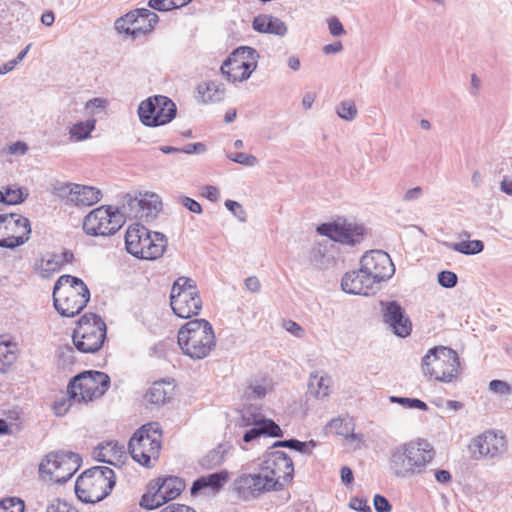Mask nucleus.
Listing matches in <instances>:
<instances>
[{
	"label": "nucleus",
	"instance_id": "36",
	"mask_svg": "<svg viewBox=\"0 0 512 512\" xmlns=\"http://www.w3.org/2000/svg\"><path fill=\"white\" fill-rule=\"evenodd\" d=\"M443 245L464 255H476L484 250V243L481 240H466L456 243L444 242Z\"/></svg>",
	"mask_w": 512,
	"mask_h": 512
},
{
	"label": "nucleus",
	"instance_id": "17",
	"mask_svg": "<svg viewBox=\"0 0 512 512\" xmlns=\"http://www.w3.org/2000/svg\"><path fill=\"white\" fill-rule=\"evenodd\" d=\"M263 475H267L272 481H277L274 491H281L293 480L294 464L287 453L283 451L266 452L259 464Z\"/></svg>",
	"mask_w": 512,
	"mask_h": 512
},
{
	"label": "nucleus",
	"instance_id": "4",
	"mask_svg": "<svg viewBox=\"0 0 512 512\" xmlns=\"http://www.w3.org/2000/svg\"><path fill=\"white\" fill-rule=\"evenodd\" d=\"M116 483L114 471L107 466L85 470L75 482V493L84 503H98L110 495Z\"/></svg>",
	"mask_w": 512,
	"mask_h": 512
},
{
	"label": "nucleus",
	"instance_id": "33",
	"mask_svg": "<svg viewBox=\"0 0 512 512\" xmlns=\"http://www.w3.org/2000/svg\"><path fill=\"white\" fill-rule=\"evenodd\" d=\"M172 388L164 381L155 382L146 392L145 398L152 404H164L171 397Z\"/></svg>",
	"mask_w": 512,
	"mask_h": 512
},
{
	"label": "nucleus",
	"instance_id": "24",
	"mask_svg": "<svg viewBox=\"0 0 512 512\" xmlns=\"http://www.w3.org/2000/svg\"><path fill=\"white\" fill-rule=\"evenodd\" d=\"M383 322L400 338L409 336L412 332V322L404 308L397 301L381 302Z\"/></svg>",
	"mask_w": 512,
	"mask_h": 512
},
{
	"label": "nucleus",
	"instance_id": "64",
	"mask_svg": "<svg viewBox=\"0 0 512 512\" xmlns=\"http://www.w3.org/2000/svg\"><path fill=\"white\" fill-rule=\"evenodd\" d=\"M169 1L170 0H149L148 6L151 9L161 11V12L171 11L172 8L170 7L171 5H170Z\"/></svg>",
	"mask_w": 512,
	"mask_h": 512
},
{
	"label": "nucleus",
	"instance_id": "15",
	"mask_svg": "<svg viewBox=\"0 0 512 512\" xmlns=\"http://www.w3.org/2000/svg\"><path fill=\"white\" fill-rule=\"evenodd\" d=\"M316 231L335 242L349 246L360 244L365 236V228L362 224L345 217H337L331 222L322 223L317 226Z\"/></svg>",
	"mask_w": 512,
	"mask_h": 512
},
{
	"label": "nucleus",
	"instance_id": "34",
	"mask_svg": "<svg viewBox=\"0 0 512 512\" xmlns=\"http://www.w3.org/2000/svg\"><path fill=\"white\" fill-rule=\"evenodd\" d=\"M59 259L58 253L48 252L41 257L40 264H36V270L40 272L42 277L48 278L61 270L62 265Z\"/></svg>",
	"mask_w": 512,
	"mask_h": 512
},
{
	"label": "nucleus",
	"instance_id": "3",
	"mask_svg": "<svg viewBox=\"0 0 512 512\" xmlns=\"http://www.w3.org/2000/svg\"><path fill=\"white\" fill-rule=\"evenodd\" d=\"M90 300V291L82 279L69 274L61 275L53 287V304L65 317L79 314Z\"/></svg>",
	"mask_w": 512,
	"mask_h": 512
},
{
	"label": "nucleus",
	"instance_id": "48",
	"mask_svg": "<svg viewBox=\"0 0 512 512\" xmlns=\"http://www.w3.org/2000/svg\"><path fill=\"white\" fill-rule=\"evenodd\" d=\"M224 205L240 222L245 223L247 221V213L239 202L228 199Z\"/></svg>",
	"mask_w": 512,
	"mask_h": 512
},
{
	"label": "nucleus",
	"instance_id": "11",
	"mask_svg": "<svg viewBox=\"0 0 512 512\" xmlns=\"http://www.w3.org/2000/svg\"><path fill=\"white\" fill-rule=\"evenodd\" d=\"M80 465L79 454L71 451H53L42 459L39 472L49 475L50 480L56 483H65L72 478Z\"/></svg>",
	"mask_w": 512,
	"mask_h": 512
},
{
	"label": "nucleus",
	"instance_id": "9",
	"mask_svg": "<svg viewBox=\"0 0 512 512\" xmlns=\"http://www.w3.org/2000/svg\"><path fill=\"white\" fill-rule=\"evenodd\" d=\"M106 339V324L96 314L83 315L72 333L74 347L82 353L98 351Z\"/></svg>",
	"mask_w": 512,
	"mask_h": 512
},
{
	"label": "nucleus",
	"instance_id": "29",
	"mask_svg": "<svg viewBox=\"0 0 512 512\" xmlns=\"http://www.w3.org/2000/svg\"><path fill=\"white\" fill-rule=\"evenodd\" d=\"M331 377L324 371H315L310 374L308 382V394L323 399L329 395Z\"/></svg>",
	"mask_w": 512,
	"mask_h": 512
},
{
	"label": "nucleus",
	"instance_id": "40",
	"mask_svg": "<svg viewBox=\"0 0 512 512\" xmlns=\"http://www.w3.org/2000/svg\"><path fill=\"white\" fill-rule=\"evenodd\" d=\"M76 185L75 183L55 181L52 184V193L54 196L72 203L74 187Z\"/></svg>",
	"mask_w": 512,
	"mask_h": 512
},
{
	"label": "nucleus",
	"instance_id": "38",
	"mask_svg": "<svg viewBox=\"0 0 512 512\" xmlns=\"http://www.w3.org/2000/svg\"><path fill=\"white\" fill-rule=\"evenodd\" d=\"M96 125L95 119H88L75 123L69 130L71 139L75 141H83L90 137Z\"/></svg>",
	"mask_w": 512,
	"mask_h": 512
},
{
	"label": "nucleus",
	"instance_id": "31",
	"mask_svg": "<svg viewBox=\"0 0 512 512\" xmlns=\"http://www.w3.org/2000/svg\"><path fill=\"white\" fill-rule=\"evenodd\" d=\"M198 94L204 103L218 102L223 99L225 91L216 81L202 82L197 86Z\"/></svg>",
	"mask_w": 512,
	"mask_h": 512
},
{
	"label": "nucleus",
	"instance_id": "49",
	"mask_svg": "<svg viewBox=\"0 0 512 512\" xmlns=\"http://www.w3.org/2000/svg\"><path fill=\"white\" fill-rule=\"evenodd\" d=\"M266 395V388L258 383H251L249 384L245 391L244 396L248 400H255V399H261Z\"/></svg>",
	"mask_w": 512,
	"mask_h": 512
},
{
	"label": "nucleus",
	"instance_id": "25",
	"mask_svg": "<svg viewBox=\"0 0 512 512\" xmlns=\"http://www.w3.org/2000/svg\"><path fill=\"white\" fill-rule=\"evenodd\" d=\"M341 288L348 294L370 295L374 294L379 286L372 281L364 268L360 265L357 271L347 272L341 280Z\"/></svg>",
	"mask_w": 512,
	"mask_h": 512
},
{
	"label": "nucleus",
	"instance_id": "37",
	"mask_svg": "<svg viewBox=\"0 0 512 512\" xmlns=\"http://www.w3.org/2000/svg\"><path fill=\"white\" fill-rule=\"evenodd\" d=\"M29 196V191L25 187L6 186L1 191V203L6 205H18L23 203Z\"/></svg>",
	"mask_w": 512,
	"mask_h": 512
},
{
	"label": "nucleus",
	"instance_id": "47",
	"mask_svg": "<svg viewBox=\"0 0 512 512\" xmlns=\"http://www.w3.org/2000/svg\"><path fill=\"white\" fill-rule=\"evenodd\" d=\"M306 444H303V441H300L298 439H285V440H278L273 443L271 448L276 447H285L292 450H295L300 453H306Z\"/></svg>",
	"mask_w": 512,
	"mask_h": 512
},
{
	"label": "nucleus",
	"instance_id": "27",
	"mask_svg": "<svg viewBox=\"0 0 512 512\" xmlns=\"http://www.w3.org/2000/svg\"><path fill=\"white\" fill-rule=\"evenodd\" d=\"M228 479L229 473L227 470L211 473L207 476H201L193 482L190 488V493L192 496H197L206 488H210L217 492L225 485Z\"/></svg>",
	"mask_w": 512,
	"mask_h": 512
},
{
	"label": "nucleus",
	"instance_id": "12",
	"mask_svg": "<svg viewBox=\"0 0 512 512\" xmlns=\"http://www.w3.org/2000/svg\"><path fill=\"white\" fill-rule=\"evenodd\" d=\"M258 52L248 46H241L233 50L222 63L221 73L230 82H243L247 80L257 67Z\"/></svg>",
	"mask_w": 512,
	"mask_h": 512
},
{
	"label": "nucleus",
	"instance_id": "16",
	"mask_svg": "<svg viewBox=\"0 0 512 512\" xmlns=\"http://www.w3.org/2000/svg\"><path fill=\"white\" fill-rule=\"evenodd\" d=\"M184 488L185 482L179 477L158 478L154 484L150 483L148 492L142 495L140 506L147 510L156 509L177 498Z\"/></svg>",
	"mask_w": 512,
	"mask_h": 512
},
{
	"label": "nucleus",
	"instance_id": "26",
	"mask_svg": "<svg viewBox=\"0 0 512 512\" xmlns=\"http://www.w3.org/2000/svg\"><path fill=\"white\" fill-rule=\"evenodd\" d=\"M252 27L259 33L273 34L280 37L285 36L288 31L284 21L278 17L267 14L256 16L253 19Z\"/></svg>",
	"mask_w": 512,
	"mask_h": 512
},
{
	"label": "nucleus",
	"instance_id": "58",
	"mask_svg": "<svg viewBox=\"0 0 512 512\" xmlns=\"http://www.w3.org/2000/svg\"><path fill=\"white\" fill-rule=\"evenodd\" d=\"M349 507L359 512H372L370 506L367 504V501L359 497L351 498Z\"/></svg>",
	"mask_w": 512,
	"mask_h": 512
},
{
	"label": "nucleus",
	"instance_id": "32",
	"mask_svg": "<svg viewBox=\"0 0 512 512\" xmlns=\"http://www.w3.org/2000/svg\"><path fill=\"white\" fill-rule=\"evenodd\" d=\"M328 426L336 434L344 436L347 441H357L358 444L362 443V436L353 432L354 426L351 421L335 418L329 422ZM359 447L360 445H357L356 448Z\"/></svg>",
	"mask_w": 512,
	"mask_h": 512
},
{
	"label": "nucleus",
	"instance_id": "50",
	"mask_svg": "<svg viewBox=\"0 0 512 512\" xmlns=\"http://www.w3.org/2000/svg\"><path fill=\"white\" fill-rule=\"evenodd\" d=\"M241 420L243 426H255L257 423L269 421L270 419L265 418L260 413H255L247 409L243 411Z\"/></svg>",
	"mask_w": 512,
	"mask_h": 512
},
{
	"label": "nucleus",
	"instance_id": "43",
	"mask_svg": "<svg viewBox=\"0 0 512 512\" xmlns=\"http://www.w3.org/2000/svg\"><path fill=\"white\" fill-rule=\"evenodd\" d=\"M58 364L62 368H67L74 364V348L70 345L60 346L57 353Z\"/></svg>",
	"mask_w": 512,
	"mask_h": 512
},
{
	"label": "nucleus",
	"instance_id": "21",
	"mask_svg": "<svg viewBox=\"0 0 512 512\" xmlns=\"http://www.w3.org/2000/svg\"><path fill=\"white\" fill-rule=\"evenodd\" d=\"M360 265L364 268V273L367 272L378 286L395 273V266L389 254L382 250L366 252L360 260Z\"/></svg>",
	"mask_w": 512,
	"mask_h": 512
},
{
	"label": "nucleus",
	"instance_id": "18",
	"mask_svg": "<svg viewBox=\"0 0 512 512\" xmlns=\"http://www.w3.org/2000/svg\"><path fill=\"white\" fill-rule=\"evenodd\" d=\"M159 17L147 8H137L119 17L115 21V29L118 33L137 38L139 35L151 33Z\"/></svg>",
	"mask_w": 512,
	"mask_h": 512
},
{
	"label": "nucleus",
	"instance_id": "35",
	"mask_svg": "<svg viewBox=\"0 0 512 512\" xmlns=\"http://www.w3.org/2000/svg\"><path fill=\"white\" fill-rule=\"evenodd\" d=\"M228 451V446L225 444H219L216 448L210 450L200 460L199 464L203 469H214L215 467L222 464L224 461L225 454Z\"/></svg>",
	"mask_w": 512,
	"mask_h": 512
},
{
	"label": "nucleus",
	"instance_id": "59",
	"mask_svg": "<svg viewBox=\"0 0 512 512\" xmlns=\"http://www.w3.org/2000/svg\"><path fill=\"white\" fill-rule=\"evenodd\" d=\"M206 151V145L202 142L190 143L181 148V153L202 154Z\"/></svg>",
	"mask_w": 512,
	"mask_h": 512
},
{
	"label": "nucleus",
	"instance_id": "7",
	"mask_svg": "<svg viewBox=\"0 0 512 512\" xmlns=\"http://www.w3.org/2000/svg\"><path fill=\"white\" fill-rule=\"evenodd\" d=\"M422 372L436 381L450 383L458 377L460 361L455 350L446 346H436L428 350L422 358Z\"/></svg>",
	"mask_w": 512,
	"mask_h": 512
},
{
	"label": "nucleus",
	"instance_id": "39",
	"mask_svg": "<svg viewBox=\"0 0 512 512\" xmlns=\"http://www.w3.org/2000/svg\"><path fill=\"white\" fill-rule=\"evenodd\" d=\"M16 361V354L8 341H0V372L5 373Z\"/></svg>",
	"mask_w": 512,
	"mask_h": 512
},
{
	"label": "nucleus",
	"instance_id": "14",
	"mask_svg": "<svg viewBox=\"0 0 512 512\" xmlns=\"http://www.w3.org/2000/svg\"><path fill=\"white\" fill-rule=\"evenodd\" d=\"M124 224V213L112 206H101L92 210L83 222L88 235L108 236L116 233Z\"/></svg>",
	"mask_w": 512,
	"mask_h": 512
},
{
	"label": "nucleus",
	"instance_id": "42",
	"mask_svg": "<svg viewBox=\"0 0 512 512\" xmlns=\"http://www.w3.org/2000/svg\"><path fill=\"white\" fill-rule=\"evenodd\" d=\"M389 399L392 403H397L403 406L404 408L419 409L422 411L428 410V405L424 401L417 398L391 396Z\"/></svg>",
	"mask_w": 512,
	"mask_h": 512
},
{
	"label": "nucleus",
	"instance_id": "28",
	"mask_svg": "<svg viewBox=\"0 0 512 512\" xmlns=\"http://www.w3.org/2000/svg\"><path fill=\"white\" fill-rule=\"evenodd\" d=\"M261 436L282 437L283 431L280 426L273 420L262 421L244 433L243 441L245 443H251Z\"/></svg>",
	"mask_w": 512,
	"mask_h": 512
},
{
	"label": "nucleus",
	"instance_id": "53",
	"mask_svg": "<svg viewBox=\"0 0 512 512\" xmlns=\"http://www.w3.org/2000/svg\"><path fill=\"white\" fill-rule=\"evenodd\" d=\"M28 151V145L23 141H17L1 150V154L24 155Z\"/></svg>",
	"mask_w": 512,
	"mask_h": 512
},
{
	"label": "nucleus",
	"instance_id": "10",
	"mask_svg": "<svg viewBox=\"0 0 512 512\" xmlns=\"http://www.w3.org/2000/svg\"><path fill=\"white\" fill-rule=\"evenodd\" d=\"M108 374L86 370L74 376L68 384L71 398H78L81 403H87L102 397L110 387Z\"/></svg>",
	"mask_w": 512,
	"mask_h": 512
},
{
	"label": "nucleus",
	"instance_id": "41",
	"mask_svg": "<svg viewBox=\"0 0 512 512\" xmlns=\"http://www.w3.org/2000/svg\"><path fill=\"white\" fill-rule=\"evenodd\" d=\"M73 403H81L78 398H71V394L67 391L57 397L53 404V411L56 416H64L70 409Z\"/></svg>",
	"mask_w": 512,
	"mask_h": 512
},
{
	"label": "nucleus",
	"instance_id": "30",
	"mask_svg": "<svg viewBox=\"0 0 512 512\" xmlns=\"http://www.w3.org/2000/svg\"><path fill=\"white\" fill-rule=\"evenodd\" d=\"M102 197L101 191L92 186L77 184L74 187L72 204L75 206H92Z\"/></svg>",
	"mask_w": 512,
	"mask_h": 512
},
{
	"label": "nucleus",
	"instance_id": "2",
	"mask_svg": "<svg viewBox=\"0 0 512 512\" xmlns=\"http://www.w3.org/2000/svg\"><path fill=\"white\" fill-rule=\"evenodd\" d=\"M177 342L184 355L193 360H202L215 348L216 337L209 321L194 319L179 329Z\"/></svg>",
	"mask_w": 512,
	"mask_h": 512
},
{
	"label": "nucleus",
	"instance_id": "44",
	"mask_svg": "<svg viewBox=\"0 0 512 512\" xmlns=\"http://www.w3.org/2000/svg\"><path fill=\"white\" fill-rule=\"evenodd\" d=\"M337 115L345 120L352 121L357 116V108L352 101H343L336 108Z\"/></svg>",
	"mask_w": 512,
	"mask_h": 512
},
{
	"label": "nucleus",
	"instance_id": "62",
	"mask_svg": "<svg viewBox=\"0 0 512 512\" xmlns=\"http://www.w3.org/2000/svg\"><path fill=\"white\" fill-rule=\"evenodd\" d=\"M285 329L292 335L301 338L304 336V329L295 321L288 320L284 323Z\"/></svg>",
	"mask_w": 512,
	"mask_h": 512
},
{
	"label": "nucleus",
	"instance_id": "55",
	"mask_svg": "<svg viewBox=\"0 0 512 512\" xmlns=\"http://www.w3.org/2000/svg\"><path fill=\"white\" fill-rule=\"evenodd\" d=\"M179 203L192 213L201 214L203 211L201 204L188 196H180Z\"/></svg>",
	"mask_w": 512,
	"mask_h": 512
},
{
	"label": "nucleus",
	"instance_id": "22",
	"mask_svg": "<svg viewBox=\"0 0 512 512\" xmlns=\"http://www.w3.org/2000/svg\"><path fill=\"white\" fill-rule=\"evenodd\" d=\"M162 203L155 193H139V196L127 194L124 197V213L136 218L154 219L161 210Z\"/></svg>",
	"mask_w": 512,
	"mask_h": 512
},
{
	"label": "nucleus",
	"instance_id": "1",
	"mask_svg": "<svg viewBox=\"0 0 512 512\" xmlns=\"http://www.w3.org/2000/svg\"><path fill=\"white\" fill-rule=\"evenodd\" d=\"M435 449L425 439L404 443L391 451L389 465L398 478L422 474L434 459Z\"/></svg>",
	"mask_w": 512,
	"mask_h": 512
},
{
	"label": "nucleus",
	"instance_id": "57",
	"mask_svg": "<svg viewBox=\"0 0 512 512\" xmlns=\"http://www.w3.org/2000/svg\"><path fill=\"white\" fill-rule=\"evenodd\" d=\"M328 27L329 32L333 36H342L346 33L343 24L340 22V20L333 16L328 20Z\"/></svg>",
	"mask_w": 512,
	"mask_h": 512
},
{
	"label": "nucleus",
	"instance_id": "8",
	"mask_svg": "<svg viewBox=\"0 0 512 512\" xmlns=\"http://www.w3.org/2000/svg\"><path fill=\"white\" fill-rule=\"evenodd\" d=\"M170 306L176 316L189 319L202 309V299L196 282L189 277H178L171 288Z\"/></svg>",
	"mask_w": 512,
	"mask_h": 512
},
{
	"label": "nucleus",
	"instance_id": "60",
	"mask_svg": "<svg viewBox=\"0 0 512 512\" xmlns=\"http://www.w3.org/2000/svg\"><path fill=\"white\" fill-rule=\"evenodd\" d=\"M159 512H197L194 508L178 503H171L163 507Z\"/></svg>",
	"mask_w": 512,
	"mask_h": 512
},
{
	"label": "nucleus",
	"instance_id": "13",
	"mask_svg": "<svg viewBox=\"0 0 512 512\" xmlns=\"http://www.w3.org/2000/svg\"><path fill=\"white\" fill-rule=\"evenodd\" d=\"M141 123L148 127H158L170 123L177 114L175 103L164 95H154L138 106Z\"/></svg>",
	"mask_w": 512,
	"mask_h": 512
},
{
	"label": "nucleus",
	"instance_id": "52",
	"mask_svg": "<svg viewBox=\"0 0 512 512\" xmlns=\"http://www.w3.org/2000/svg\"><path fill=\"white\" fill-rule=\"evenodd\" d=\"M46 512H78L72 505L60 499H54L46 507Z\"/></svg>",
	"mask_w": 512,
	"mask_h": 512
},
{
	"label": "nucleus",
	"instance_id": "61",
	"mask_svg": "<svg viewBox=\"0 0 512 512\" xmlns=\"http://www.w3.org/2000/svg\"><path fill=\"white\" fill-rule=\"evenodd\" d=\"M202 195L211 202H217L220 197V191L216 186L206 185L203 187Z\"/></svg>",
	"mask_w": 512,
	"mask_h": 512
},
{
	"label": "nucleus",
	"instance_id": "20",
	"mask_svg": "<svg viewBox=\"0 0 512 512\" xmlns=\"http://www.w3.org/2000/svg\"><path fill=\"white\" fill-rule=\"evenodd\" d=\"M277 481H272L267 475H263L260 468L253 473H243L234 479L232 489L238 498L243 501H251L262 494L274 491Z\"/></svg>",
	"mask_w": 512,
	"mask_h": 512
},
{
	"label": "nucleus",
	"instance_id": "54",
	"mask_svg": "<svg viewBox=\"0 0 512 512\" xmlns=\"http://www.w3.org/2000/svg\"><path fill=\"white\" fill-rule=\"evenodd\" d=\"M489 389L500 395H509L512 393V388L507 382L497 379L490 381Z\"/></svg>",
	"mask_w": 512,
	"mask_h": 512
},
{
	"label": "nucleus",
	"instance_id": "5",
	"mask_svg": "<svg viewBox=\"0 0 512 512\" xmlns=\"http://www.w3.org/2000/svg\"><path fill=\"white\" fill-rule=\"evenodd\" d=\"M125 247L129 254L142 260L160 258L167 247V238L160 232H152L145 226L134 224L125 233Z\"/></svg>",
	"mask_w": 512,
	"mask_h": 512
},
{
	"label": "nucleus",
	"instance_id": "23",
	"mask_svg": "<svg viewBox=\"0 0 512 512\" xmlns=\"http://www.w3.org/2000/svg\"><path fill=\"white\" fill-rule=\"evenodd\" d=\"M506 439L493 431H486L474 438L469 449L475 459L494 458L506 451Z\"/></svg>",
	"mask_w": 512,
	"mask_h": 512
},
{
	"label": "nucleus",
	"instance_id": "63",
	"mask_svg": "<svg viewBox=\"0 0 512 512\" xmlns=\"http://www.w3.org/2000/svg\"><path fill=\"white\" fill-rule=\"evenodd\" d=\"M95 459L99 462L108 464H114L108 457L110 456L109 451L105 445H99L94 452Z\"/></svg>",
	"mask_w": 512,
	"mask_h": 512
},
{
	"label": "nucleus",
	"instance_id": "46",
	"mask_svg": "<svg viewBox=\"0 0 512 512\" xmlns=\"http://www.w3.org/2000/svg\"><path fill=\"white\" fill-rule=\"evenodd\" d=\"M227 158L231 161L247 166V167H253L258 163V159L256 156L251 154H246L243 152L238 153H228Z\"/></svg>",
	"mask_w": 512,
	"mask_h": 512
},
{
	"label": "nucleus",
	"instance_id": "56",
	"mask_svg": "<svg viewBox=\"0 0 512 512\" xmlns=\"http://www.w3.org/2000/svg\"><path fill=\"white\" fill-rule=\"evenodd\" d=\"M373 504L377 512H390L392 510V505L388 499L380 494L374 496Z\"/></svg>",
	"mask_w": 512,
	"mask_h": 512
},
{
	"label": "nucleus",
	"instance_id": "19",
	"mask_svg": "<svg viewBox=\"0 0 512 512\" xmlns=\"http://www.w3.org/2000/svg\"><path fill=\"white\" fill-rule=\"evenodd\" d=\"M31 234L28 218L11 213L0 214V247L14 249L26 243Z\"/></svg>",
	"mask_w": 512,
	"mask_h": 512
},
{
	"label": "nucleus",
	"instance_id": "51",
	"mask_svg": "<svg viewBox=\"0 0 512 512\" xmlns=\"http://www.w3.org/2000/svg\"><path fill=\"white\" fill-rule=\"evenodd\" d=\"M458 277L452 271H441L438 274V283L444 288H453L457 285Z\"/></svg>",
	"mask_w": 512,
	"mask_h": 512
},
{
	"label": "nucleus",
	"instance_id": "45",
	"mask_svg": "<svg viewBox=\"0 0 512 512\" xmlns=\"http://www.w3.org/2000/svg\"><path fill=\"white\" fill-rule=\"evenodd\" d=\"M24 502L20 498L10 497L0 501V512H24Z\"/></svg>",
	"mask_w": 512,
	"mask_h": 512
},
{
	"label": "nucleus",
	"instance_id": "6",
	"mask_svg": "<svg viewBox=\"0 0 512 512\" xmlns=\"http://www.w3.org/2000/svg\"><path fill=\"white\" fill-rule=\"evenodd\" d=\"M162 432L158 423H147L137 429L128 443V450L134 461L151 468L158 461L161 450Z\"/></svg>",
	"mask_w": 512,
	"mask_h": 512
}]
</instances>
